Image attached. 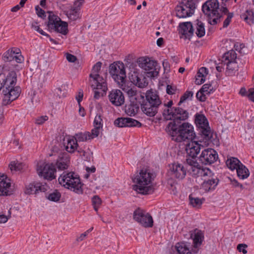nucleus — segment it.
Segmentation results:
<instances>
[{"label":"nucleus","instance_id":"57","mask_svg":"<svg viewBox=\"0 0 254 254\" xmlns=\"http://www.w3.org/2000/svg\"><path fill=\"white\" fill-rule=\"evenodd\" d=\"M196 97L199 101L201 102H204L206 99L205 93L203 92H201L200 90H199V91L197 92Z\"/></svg>","mask_w":254,"mask_h":254},{"label":"nucleus","instance_id":"49","mask_svg":"<svg viewBox=\"0 0 254 254\" xmlns=\"http://www.w3.org/2000/svg\"><path fill=\"white\" fill-rule=\"evenodd\" d=\"M186 165L188 166L186 168H191V167L199 166L195 160V158H188L186 159Z\"/></svg>","mask_w":254,"mask_h":254},{"label":"nucleus","instance_id":"23","mask_svg":"<svg viewBox=\"0 0 254 254\" xmlns=\"http://www.w3.org/2000/svg\"><path fill=\"white\" fill-rule=\"evenodd\" d=\"M202 146L197 141L192 142L189 144L186 148L188 155L191 158H196L197 155L199 153L200 147Z\"/></svg>","mask_w":254,"mask_h":254},{"label":"nucleus","instance_id":"45","mask_svg":"<svg viewBox=\"0 0 254 254\" xmlns=\"http://www.w3.org/2000/svg\"><path fill=\"white\" fill-rule=\"evenodd\" d=\"M56 165L59 170H64L67 168V160L61 158L57 160Z\"/></svg>","mask_w":254,"mask_h":254},{"label":"nucleus","instance_id":"6","mask_svg":"<svg viewBox=\"0 0 254 254\" xmlns=\"http://www.w3.org/2000/svg\"><path fill=\"white\" fill-rule=\"evenodd\" d=\"M73 172L63 173L58 179L60 184L77 193H82V185L79 177L74 176Z\"/></svg>","mask_w":254,"mask_h":254},{"label":"nucleus","instance_id":"20","mask_svg":"<svg viewBox=\"0 0 254 254\" xmlns=\"http://www.w3.org/2000/svg\"><path fill=\"white\" fill-rule=\"evenodd\" d=\"M180 30L179 33L184 36L185 39L190 40L191 36L193 35V28L192 24L190 22L181 23L179 25Z\"/></svg>","mask_w":254,"mask_h":254},{"label":"nucleus","instance_id":"27","mask_svg":"<svg viewBox=\"0 0 254 254\" xmlns=\"http://www.w3.org/2000/svg\"><path fill=\"white\" fill-rule=\"evenodd\" d=\"M175 248L179 254H191L197 253V251L190 250L187 244L184 243H177Z\"/></svg>","mask_w":254,"mask_h":254},{"label":"nucleus","instance_id":"37","mask_svg":"<svg viewBox=\"0 0 254 254\" xmlns=\"http://www.w3.org/2000/svg\"><path fill=\"white\" fill-rule=\"evenodd\" d=\"M77 147H78V145L76 141L73 139H71L68 140L65 149L69 153H73L75 149H77Z\"/></svg>","mask_w":254,"mask_h":254},{"label":"nucleus","instance_id":"61","mask_svg":"<svg viewBox=\"0 0 254 254\" xmlns=\"http://www.w3.org/2000/svg\"><path fill=\"white\" fill-rule=\"evenodd\" d=\"M65 56L66 59L68 62L74 63L77 60V59L76 56L69 53H66Z\"/></svg>","mask_w":254,"mask_h":254},{"label":"nucleus","instance_id":"9","mask_svg":"<svg viewBox=\"0 0 254 254\" xmlns=\"http://www.w3.org/2000/svg\"><path fill=\"white\" fill-rule=\"evenodd\" d=\"M110 75L118 83L123 82L126 79L124 64L120 61L111 64L109 68Z\"/></svg>","mask_w":254,"mask_h":254},{"label":"nucleus","instance_id":"12","mask_svg":"<svg viewBox=\"0 0 254 254\" xmlns=\"http://www.w3.org/2000/svg\"><path fill=\"white\" fill-rule=\"evenodd\" d=\"M37 171L39 176L43 177L45 179L51 181L56 178L55 173L56 169L53 163L47 164L44 162L42 165L38 164Z\"/></svg>","mask_w":254,"mask_h":254},{"label":"nucleus","instance_id":"44","mask_svg":"<svg viewBox=\"0 0 254 254\" xmlns=\"http://www.w3.org/2000/svg\"><path fill=\"white\" fill-rule=\"evenodd\" d=\"M88 138L89 137L87 132H85L84 133L78 132L75 134L74 140H76L77 142V141H84L89 140Z\"/></svg>","mask_w":254,"mask_h":254},{"label":"nucleus","instance_id":"41","mask_svg":"<svg viewBox=\"0 0 254 254\" xmlns=\"http://www.w3.org/2000/svg\"><path fill=\"white\" fill-rule=\"evenodd\" d=\"M190 203L194 207H199L202 203L201 199L198 197H193L192 194L189 195Z\"/></svg>","mask_w":254,"mask_h":254},{"label":"nucleus","instance_id":"33","mask_svg":"<svg viewBox=\"0 0 254 254\" xmlns=\"http://www.w3.org/2000/svg\"><path fill=\"white\" fill-rule=\"evenodd\" d=\"M240 164H242L240 161L235 157H231L226 161V165L232 170L236 169Z\"/></svg>","mask_w":254,"mask_h":254},{"label":"nucleus","instance_id":"30","mask_svg":"<svg viewBox=\"0 0 254 254\" xmlns=\"http://www.w3.org/2000/svg\"><path fill=\"white\" fill-rule=\"evenodd\" d=\"M218 182V180L217 179H209L207 181H204L201 185L202 189L206 191L214 190Z\"/></svg>","mask_w":254,"mask_h":254},{"label":"nucleus","instance_id":"39","mask_svg":"<svg viewBox=\"0 0 254 254\" xmlns=\"http://www.w3.org/2000/svg\"><path fill=\"white\" fill-rule=\"evenodd\" d=\"M46 197L50 201L57 202L61 197V193L57 190L49 193Z\"/></svg>","mask_w":254,"mask_h":254},{"label":"nucleus","instance_id":"40","mask_svg":"<svg viewBox=\"0 0 254 254\" xmlns=\"http://www.w3.org/2000/svg\"><path fill=\"white\" fill-rule=\"evenodd\" d=\"M195 0H182L180 3V4L183 6H189V10L190 11H194L196 8Z\"/></svg>","mask_w":254,"mask_h":254},{"label":"nucleus","instance_id":"34","mask_svg":"<svg viewBox=\"0 0 254 254\" xmlns=\"http://www.w3.org/2000/svg\"><path fill=\"white\" fill-rule=\"evenodd\" d=\"M79 8L73 6L66 13L67 17L71 20H75L79 17Z\"/></svg>","mask_w":254,"mask_h":254},{"label":"nucleus","instance_id":"35","mask_svg":"<svg viewBox=\"0 0 254 254\" xmlns=\"http://www.w3.org/2000/svg\"><path fill=\"white\" fill-rule=\"evenodd\" d=\"M102 64L101 62H98L94 65L91 70V73L89 75L90 78L95 79L97 77H99V72L101 69Z\"/></svg>","mask_w":254,"mask_h":254},{"label":"nucleus","instance_id":"28","mask_svg":"<svg viewBox=\"0 0 254 254\" xmlns=\"http://www.w3.org/2000/svg\"><path fill=\"white\" fill-rule=\"evenodd\" d=\"M240 17L251 25L254 21V12L252 9H247L241 14Z\"/></svg>","mask_w":254,"mask_h":254},{"label":"nucleus","instance_id":"58","mask_svg":"<svg viewBox=\"0 0 254 254\" xmlns=\"http://www.w3.org/2000/svg\"><path fill=\"white\" fill-rule=\"evenodd\" d=\"M48 120V117L47 116H41L35 119V124L37 125H42L45 121Z\"/></svg>","mask_w":254,"mask_h":254},{"label":"nucleus","instance_id":"22","mask_svg":"<svg viewBox=\"0 0 254 254\" xmlns=\"http://www.w3.org/2000/svg\"><path fill=\"white\" fill-rule=\"evenodd\" d=\"M7 179L6 175L0 176V196H7L12 194L11 191L8 190L10 187V183L6 181Z\"/></svg>","mask_w":254,"mask_h":254},{"label":"nucleus","instance_id":"5","mask_svg":"<svg viewBox=\"0 0 254 254\" xmlns=\"http://www.w3.org/2000/svg\"><path fill=\"white\" fill-rule=\"evenodd\" d=\"M162 102L156 91L152 89L147 90L145 93V98L142 95L140 99V108L142 112L146 116L153 117L158 113L159 106Z\"/></svg>","mask_w":254,"mask_h":254},{"label":"nucleus","instance_id":"62","mask_svg":"<svg viewBox=\"0 0 254 254\" xmlns=\"http://www.w3.org/2000/svg\"><path fill=\"white\" fill-rule=\"evenodd\" d=\"M176 91V87L175 86H173L171 85H168L167 86L166 92L167 94L169 95L175 94Z\"/></svg>","mask_w":254,"mask_h":254},{"label":"nucleus","instance_id":"1","mask_svg":"<svg viewBox=\"0 0 254 254\" xmlns=\"http://www.w3.org/2000/svg\"><path fill=\"white\" fill-rule=\"evenodd\" d=\"M162 115L165 120L170 121L165 130L173 140L180 142L195 138L193 126L186 122L189 117L187 110L178 106L170 110H163Z\"/></svg>","mask_w":254,"mask_h":254},{"label":"nucleus","instance_id":"59","mask_svg":"<svg viewBox=\"0 0 254 254\" xmlns=\"http://www.w3.org/2000/svg\"><path fill=\"white\" fill-rule=\"evenodd\" d=\"M197 72L198 73V76L201 75V76H203L205 78V76L208 73V70L206 67H201L198 69Z\"/></svg>","mask_w":254,"mask_h":254},{"label":"nucleus","instance_id":"55","mask_svg":"<svg viewBox=\"0 0 254 254\" xmlns=\"http://www.w3.org/2000/svg\"><path fill=\"white\" fill-rule=\"evenodd\" d=\"M234 16L233 13H229L228 15H227V17L225 19L223 22V27L224 28H226L229 25L231 21V19Z\"/></svg>","mask_w":254,"mask_h":254},{"label":"nucleus","instance_id":"8","mask_svg":"<svg viewBox=\"0 0 254 254\" xmlns=\"http://www.w3.org/2000/svg\"><path fill=\"white\" fill-rule=\"evenodd\" d=\"M47 13H49V16L48 21L46 25L49 31H52L54 30L63 35L67 34L68 32V24L67 22L62 21L53 11H48Z\"/></svg>","mask_w":254,"mask_h":254},{"label":"nucleus","instance_id":"13","mask_svg":"<svg viewBox=\"0 0 254 254\" xmlns=\"http://www.w3.org/2000/svg\"><path fill=\"white\" fill-rule=\"evenodd\" d=\"M219 3L218 0H207L202 6V10L208 17L211 15H219L222 17V15L219 12Z\"/></svg>","mask_w":254,"mask_h":254},{"label":"nucleus","instance_id":"21","mask_svg":"<svg viewBox=\"0 0 254 254\" xmlns=\"http://www.w3.org/2000/svg\"><path fill=\"white\" fill-rule=\"evenodd\" d=\"M130 79L132 80V82L139 88H144L148 85L146 78L137 71L133 72L131 75Z\"/></svg>","mask_w":254,"mask_h":254},{"label":"nucleus","instance_id":"50","mask_svg":"<svg viewBox=\"0 0 254 254\" xmlns=\"http://www.w3.org/2000/svg\"><path fill=\"white\" fill-rule=\"evenodd\" d=\"M14 56L8 50L4 54L2 59L4 62H11L14 60Z\"/></svg>","mask_w":254,"mask_h":254},{"label":"nucleus","instance_id":"46","mask_svg":"<svg viewBox=\"0 0 254 254\" xmlns=\"http://www.w3.org/2000/svg\"><path fill=\"white\" fill-rule=\"evenodd\" d=\"M201 92H203L206 94H210L213 91V89L211 84H205L200 89Z\"/></svg>","mask_w":254,"mask_h":254},{"label":"nucleus","instance_id":"11","mask_svg":"<svg viewBox=\"0 0 254 254\" xmlns=\"http://www.w3.org/2000/svg\"><path fill=\"white\" fill-rule=\"evenodd\" d=\"M133 219L145 228H150L153 225V220L151 215L138 208L133 212Z\"/></svg>","mask_w":254,"mask_h":254},{"label":"nucleus","instance_id":"3","mask_svg":"<svg viewBox=\"0 0 254 254\" xmlns=\"http://www.w3.org/2000/svg\"><path fill=\"white\" fill-rule=\"evenodd\" d=\"M155 177V175L148 170H141L138 174L132 178V182L136 184L133 185V189L138 193L143 195L153 193L154 188L148 185L152 183Z\"/></svg>","mask_w":254,"mask_h":254},{"label":"nucleus","instance_id":"16","mask_svg":"<svg viewBox=\"0 0 254 254\" xmlns=\"http://www.w3.org/2000/svg\"><path fill=\"white\" fill-rule=\"evenodd\" d=\"M49 188L48 186L45 183L43 185L40 182H33L26 186L25 193L27 194H37L39 192H45Z\"/></svg>","mask_w":254,"mask_h":254},{"label":"nucleus","instance_id":"60","mask_svg":"<svg viewBox=\"0 0 254 254\" xmlns=\"http://www.w3.org/2000/svg\"><path fill=\"white\" fill-rule=\"evenodd\" d=\"M205 80V78L203 76H201V75L198 76V73L197 72L195 76V83L197 85H200L202 84Z\"/></svg>","mask_w":254,"mask_h":254},{"label":"nucleus","instance_id":"48","mask_svg":"<svg viewBox=\"0 0 254 254\" xmlns=\"http://www.w3.org/2000/svg\"><path fill=\"white\" fill-rule=\"evenodd\" d=\"M198 166H199L191 167V168H187L188 171L192 176V177L195 178L198 177V171H199L200 169V167H199Z\"/></svg>","mask_w":254,"mask_h":254},{"label":"nucleus","instance_id":"56","mask_svg":"<svg viewBox=\"0 0 254 254\" xmlns=\"http://www.w3.org/2000/svg\"><path fill=\"white\" fill-rule=\"evenodd\" d=\"M198 177H202L208 176V174L211 173L210 170L208 168H201L199 171H198Z\"/></svg>","mask_w":254,"mask_h":254},{"label":"nucleus","instance_id":"64","mask_svg":"<svg viewBox=\"0 0 254 254\" xmlns=\"http://www.w3.org/2000/svg\"><path fill=\"white\" fill-rule=\"evenodd\" d=\"M248 246L245 244H240L237 246V249L240 252H242L243 254H246L247 253V251L245 249Z\"/></svg>","mask_w":254,"mask_h":254},{"label":"nucleus","instance_id":"17","mask_svg":"<svg viewBox=\"0 0 254 254\" xmlns=\"http://www.w3.org/2000/svg\"><path fill=\"white\" fill-rule=\"evenodd\" d=\"M111 103L116 106H120L125 103V97L123 92L119 89H113L108 95Z\"/></svg>","mask_w":254,"mask_h":254},{"label":"nucleus","instance_id":"2","mask_svg":"<svg viewBox=\"0 0 254 254\" xmlns=\"http://www.w3.org/2000/svg\"><path fill=\"white\" fill-rule=\"evenodd\" d=\"M5 88L2 91V104L6 106L16 100L21 92L19 86H16L17 74L14 71L8 72L6 77L2 78Z\"/></svg>","mask_w":254,"mask_h":254},{"label":"nucleus","instance_id":"63","mask_svg":"<svg viewBox=\"0 0 254 254\" xmlns=\"http://www.w3.org/2000/svg\"><path fill=\"white\" fill-rule=\"evenodd\" d=\"M101 201V198L98 195H94L92 198L93 205H100Z\"/></svg>","mask_w":254,"mask_h":254},{"label":"nucleus","instance_id":"7","mask_svg":"<svg viewBox=\"0 0 254 254\" xmlns=\"http://www.w3.org/2000/svg\"><path fill=\"white\" fill-rule=\"evenodd\" d=\"M47 13H49V16L48 21L46 25L49 31H52L54 30L63 35L67 34L68 32V24L67 22L62 21L53 11H48Z\"/></svg>","mask_w":254,"mask_h":254},{"label":"nucleus","instance_id":"4","mask_svg":"<svg viewBox=\"0 0 254 254\" xmlns=\"http://www.w3.org/2000/svg\"><path fill=\"white\" fill-rule=\"evenodd\" d=\"M195 123L198 128V133L205 144L209 145L211 143L216 146L219 145L217 134L211 130L208 120L204 115L196 114L195 116Z\"/></svg>","mask_w":254,"mask_h":254},{"label":"nucleus","instance_id":"26","mask_svg":"<svg viewBox=\"0 0 254 254\" xmlns=\"http://www.w3.org/2000/svg\"><path fill=\"white\" fill-rule=\"evenodd\" d=\"M190 11L189 9H185L184 7L180 4L176 7V16L180 18H186L193 14L194 11Z\"/></svg>","mask_w":254,"mask_h":254},{"label":"nucleus","instance_id":"18","mask_svg":"<svg viewBox=\"0 0 254 254\" xmlns=\"http://www.w3.org/2000/svg\"><path fill=\"white\" fill-rule=\"evenodd\" d=\"M170 170L172 173V175H174L178 179H184L187 174V168L179 163H174L170 166Z\"/></svg>","mask_w":254,"mask_h":254},{"label":"nucleus","instance_id":"38","mask_svg":"<svg viewBox=\"0 0 254 254\" xmlns=\"http://www.w3.org/2000/svg\"><path fill=\"white\" fill-rule=\"evenodd\" d=\"M196 28L195 33L198 37L201 38L204 36L205 33L204 25L201 21L197 20Z\"/></svg>","mask_w":254,"mask_h":254},{"label":"nucleus","instance_id":"47","mask_svg":"<svg viewBox=\"0 0 254 254\" xmlns=\"http://www.w3.org/2000/svg\"><path fill=\"white\" fill-rule=\"evenodd\" d=\"M100 127H94V128L91 130V132H87L88 135V139H91L94 137H97L99 134V129Z\"/></svg>","mask_w":254,"mask_h":254},{"label":"nucleus","instance_id":"53","mask_svg":"<svg viewBox=\"0 0 254 254\" xmlns=\"http://www.w3.org/2000/svg\"><path fill=\"white\" fill-rule=\"evenodd\" d=\"M55 94L59 97V98L64 97L66 94L65 90H62L61 88L58 87L55 90Z\"/></svg>","mask_w":254,"mask_h":254},{"label":"nucleus","instance_id":"29","mask_svg":"<svg viewBox=\"0 0 254 254\" xmlns=\"http://www.w3.org/2000/svg\"><path fill=\"white\" fill-rule=\"evenodd\" d=\"M236 169L237 170V176L241 179H246L250 175L248 169L242 163L240 164Z\"/></svg>","mask_w":254,"mask_h":254},{"label":"nucleus","instance_id":"24","mask_svg":"<svg viewBox=\"0 0 254 254\" xmlns=\"http://www.w3.org/2000/svg\"><path fill=\"white\" fill-rule=\"evenodd\" d=\"M93 81L94 84H92V87L93 89H101L103 91L102 96H103L107 90V85L103 77L99 75V77H97L96 79H93Z\"/></svg>","mask_w":254,"mask_h":254},{"label":"nucleus","instance_id":"19","mask_svg":"<svg viewBox=\"0 0 254 254\" xmlns=\"http://www.w3.org/2000/svg\"><path fill=\"white\" fill-rule=\"evenodd\" d=\"M190 238L193 240V246L195 249L198 248L202 243L204 239L203 231L195 228L190 231Z\"/></svg>","mask_w":254,"mask_h":254},{"label":"nucleus","instance_id":"32","mask_svg":"<svg viewBox=\"0 0 254 254\" xmlns=\"http://www.w3.org/2000/svg\"><path fill=\"white\" fill-rule=\"evenodd\" d=\"M226 73L228 75H233L238 70V65L236 62H227Z\"/></svg>","mask_w":254,"mask_h":254},{"label":"nucleus","instance_id":"54","mask_svg":"<svg viewBox=\"0 0 254 254\" xmlns=\"http://www.w3.org/2000/svg\"><path fill=\"white\" fill-rule=\"evenodd\" d=\"M35 10L37 15L42 18H45L46 16L45 11L41 8L38 5L35 6Z\"/></svg>","mask_w":254,"mask_h":254},{"label":"nucleus","instance_id":"14","mask_svg":"<svg viewBox=\"0 0 254 254\" xmlns=\"http://www.w3.org/2000/svg\"><path fill=\"white\" fill-rule=\"evenodd\" d=\"M218 158L217 152L212 148H207L203 150L199 158L201 163L205 165L214 163Z\"/></svg>","mask_w":254,"mask_h":254},{"label":"nucleus","instance_id":"43","mask_svg":"<svg viewBox=\"0 0 254 254\" xmlns=\"http://www.w3.org/2000/svg\"><path fill=\"white\" fill-rule=\"evenodd\" d=\"M23 164L18 162H11L9 166L11 171H21L23 168Z\"/></svg>","mask_w":254,"mask_h":254},{"label":"nucleus","instance_id":"25","mask_svg":"<svg viewBox=\"0 0 254 254\" xmlns=\"http://www.w3.org/2000/svg\"><path fill=\"white\" fill-rule=\"evenodd\" d=\"M140 101H134V102H130L128 105L125 106V112L130 116H134L138 111Z\"/></svg>","mask_w":254,"mask_h":254},{"label":"nucleus","instance_id":"42","mask_svg":"<svg viewBox=\"0 0 254 254\" xmlns=\"http://www.w3.org/2000/svg\"><path fill=\"white\" fill-rule=\"evenodd\" d=\"M193 95L192 91L187 90L185 93L181 97L180 100L178 103V106H180L181 104L187 99H191Z\"/></svg>","mask_w":254,"mask_h":254},{"label":"nucleus","instance_id":"36","mask_svg":"<svg viewBox=\"0 0 254 254\" xmlns=\"http://www.w3.org/2000/svg\"><path fill=\"white\" fill-rule=\"evenodd\" d=\"M224 62H236L237 54L233 50H230L225 53L223 57Z\"/></svg>","mask_w":254,"mask_h":254},{"label":"nucleus","instance_id":"31","mask_svg":"<svg viewBox=\"0 0 254 254\" xmlns=\"http://www.w3.org/2000/svg\"><path fill=\"white\" fill-rule=\"evenodd\" d=\"M130 102H134V101H140V99H142V95L141 94H138L136 90L133 88H129V90L127 91V93Z\"/></svg>","mask_w":254,"mask_h":254},{"label":"nucleus","instance_id":"51","mask_svg":"<svg viewBox=\"0 0 254 254\" xmlns=\"http://www.w3.org/2000/svg\"><path fill=\"white\" fill-rule=\"evenodd\" d=\"M38 22H34L32 23L31 27L32 28H34L36 31L38 32L39 33H40L41 35L43 36H45L46 37H50V35L46 33L45 32H44L42 29H41L39 26L37 25Z\"/></svg>","mask_w":254,"mask_h":254},{"label":"nucleus","instance_id":"15","mask_svg":"<svg viewBox=\"0 0 254 254\" xmlns=\"http://www.w3.org/2000/svg\"><path fill=\"white\" fill-rule=\"evenodd\" d=\"M115 126L119 127H140L142 126L139 121L130 118H118L114 121Z\"/></svg>","mask_w":254,"mask_h":254},{"label":"nucleus","instance_id":"10","mask_svg":"<svg viewBox=\"0 0 254 254\" xmlns=\"http://www.w3.org/2000/svg\"><path fill=\"white\" fill-rule=\"evenodd\" d=\"M137 63L140 67L147 71L148 77H155L158 75L159 71L156 68V62L150 60L149 58L141 57L138 59Z\"/></svg>","mask_w":254,"mask_h":254},{"label":"nucleus","instance_id":"52","mask_svg":"<svg viewBox=\"0 0 254 254\" xmlns=\"http://www.w3.org/2000/svg\"><path fill=\"white\" fill-rule=\"evenodd\" d=\"M94 126L102 128L103 127L102 119L100 115L97 114L94 120Z\"/></svg>","mask_w":254,"mask_h":254}]
</instances>
